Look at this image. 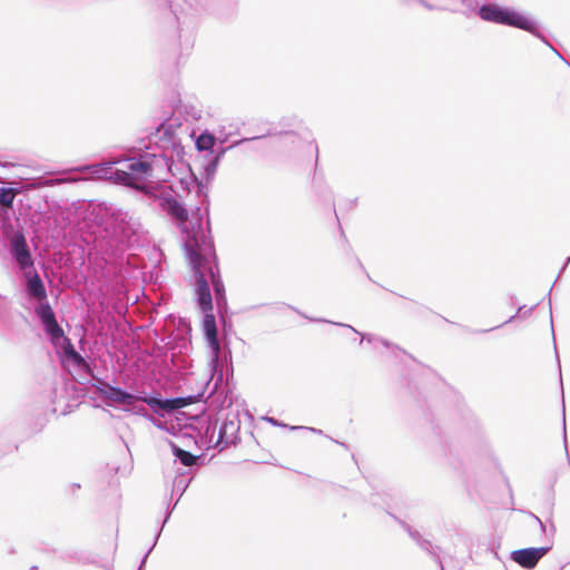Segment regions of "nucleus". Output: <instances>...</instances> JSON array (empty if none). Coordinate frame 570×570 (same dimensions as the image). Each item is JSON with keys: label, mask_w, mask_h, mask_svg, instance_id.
I'll use <instances>...</instances> for the list:
<instances>
[{"label": "nucleus", "mask_w": 570, "mask_h": 570, "mask_svg": "<svg viewBox=\"0 0 570 570\" xmlns=\"http://www.w3.org/2000/svg\"><path fill=\"white\" fill-rule=\"evenodd\" d=\"M187 257L196 277L205 275V271L208 268V259L199 252L196 243L187 244Z\"/></svg>", "instance_id": "6"}, {"label": "nucleus", "mask_w": 570, "mask_h": 570, "mask_svg": "<svg viewBox=\"0 0 570 570\" xmlns=\"http://www.w3.org/2000/svg\"><path fill=\"white\" fill-rule=\"evenodd\" d=\"M46 330L55 338H60L63 335V331L57 321L53 322L50 326H46Z\"/></svg>", "instance_id": "16"}, {"label": "nucleus", "mask_w": 570, "mask_h": 570, "mask_svg": "<svg viewBox=\"0 0 570 570\" xmlns=\"http://www.w3.org/2000/svg\"><path fill=\"white\" fill-rule=\"evenodd\" d=\"M174 453L176 455L177 459H179V461L181 462V464L186 465V466H191L195 464L196 462V456L194 454H191L190 452L188 451H185L183 449H179V448H174Z\"/></svg>", "instance_id": "13"}, {"label": "nucleus", "mask_w": 570, "mask_h": 570, "mask_svg": "<svg viewBox=\"0 0 570 570\" xmlns=\"http://www.w3.org/2000/svg\"><path fill=\"white\" fill-rule=\"evenodd\" d=\"M28 292L31 296L42 301L47 297L46 288L38 274H35L28 282Z\"/></svg>", "instance_id": "11"}, {"label": "nucleus", "mask_w": 570, "mask_h": 570, "mask_svg": "<svg viewBox=\"0 0 570 570\" xmlns=\"http://www.w3.org/2000/svg\"><path fill=\"white\" fill-rule=\"evenodd\" d=\"M142 401L146 402L149 406H158L168 412L181 409L190 403L187 399H183V397L165 400V401L155 399V397H150V399H142Z\"/></svg>", "instance_id": "9"}, {"label": "nucleus", "mask_w": 570, "mask_h": 570, "mask_svg": "<svg viewBox=\"0 0 570 570\" xmlns=\"http://www.w3.org/2000/svg\"><path fill=\"white\" fill-rule=\"evenodd\" d=\"M204 321H203V328L205 332V335L210 344V346L215 350L218 348V337H217V327H216V321L215 316L212 312H204Z\"/></svg>", "instance_id": "10"}, {"label": "nucleus", "mask_w": 570, "mask_h": 570, "mask_svg": "<svg viewBox=\"0 0 570 570\" xmlns=\"http://www.w3.org/2000/svg\"><path fill=\"white\" fill-rule=\"evenodd\" d=\"M66 354L76 363V364H81L83 363V358L81 357V355L79 353H77L75 351V348L72 346H70L69 348H66Z\"/></svg>", "instance_id": "17"}, {"label": "nucleus", "mask_w": 570, "mask_h": 570, "mask_svg": "<svg viewBox=\"0 0 570 570\" xmlns=\"http://www.w3.org/2000/svg\"><path fill=\"white\" fill-rule=\"evenodd\" d=\"M161 209L173 217L179 225H185L189 214L184 205L174 197L164 198L160 203Z\"/></svg>", "instance_id": "5"}, {"label": "nucleus", "mask_w": 570, "mask_h": 570, "mask_svg": "<svg viewBox=\"0 0 570 570\" xmlns=\"http://www.w3.org/2000/svg\"><path fill=\"white\" fill-rule=\"evenodd\" d=\"M215 139L212 135H200L196 140L199 150H209L214 147Z\"/></svg>", "instance_id": "15"}, {"label": "nucleus", "mask_w": 570, "mask_h": 570, "mask_svg": "<svg viewBox=\"0 0 570 570\" xmlns=\"http://www.w3.org/2000/svg\"><path fill=\"white\" fill-rule=\"evenodd\" d=\"M548 551L549 548L520 549L511 553V559L524 569H533Z\"/></svg>", "instance_id": "3"}, {"label": "nucleus", "mask_w": 570, "mask_h": 570, "mask_svg": "<svg viewBox=\"0 0 570 570\" xmlns=\"http://www.w3.org/2000/svg\"><path fill=\"white\" fill-rule=\"evenodd\" d=\"M112 163H109L108 165H106V167H101V170H96V174H99V171H105L107 169H110L109 165H111Z\"/></svg>", "instance_id": "19"}, {"label": "nucleus", "mask_w": 570, "mask_h": 570, "mask_svg": "<svg viewBox=\"0 0 570 570\" xmlns=\"http://www.w3.org/2000/svg\"><path fill=\"white\" fill-rule=\"evenodd\" d=\"M114 164L121 166L111 173L110 178L139 190L144 189V183L153 175L151 164L141 158H128Z\"/></svg>", "instance_id": "1"}, {"label": "nucleus", "mask_w": 570, "mask_h": 570, "mask_svg": "<svg viewBox=\"0 0 570 570\" xmlns=\"http://www.w3.org/2000/svg\"><path fill=\"white\" fill-rule=\"evenodd\" d=\"M480 17L487 21L519 27L522 29H527L529 26V20L525 17L500 8L495 4L483 6L480 9Z\"/></svg>", "instance_id": "2"}, {"label": "nucleus", "mask_w": 570, "mask_h": 570, "mask_svg": "<svg viewBox=\"0 0 570 570\" xmlns=\"http://www.w3.org/2000/svg\"><path fill=\"white\" fill-rule=\"evenodd\" d=\"M39 316L45 326H50L53 322H56L55 313L49 305L41 306Z\"/></svg>", "instance_id": "14"}, {"label": "nucleus", "mask_w": 570, "mask_h": 570, "mask_svg": "<svg viewBox=\"0 0 570 570\" xmlns=\"http://www.w3.org/2000/svg\"><path fill=\"white\" fill-rule=\"evenodd\" d=\"M11 250L21 268L33 266V261L23 234L17 233L13 235L11 239Z\"/></svg>", "instance_id": "4"}, {"label": "nucleus", "mask_w": 570, "mask_h": 570, "mask_svg": "<svg viewBox=\"0 0 570 570\" xmlns=\"http://www.w3.org/2000/svg\"><path fill=\"white\" fill-rule=\"evenodd\" d=\"M100 394L106 399L114 403L118 404H132L135 401V396L122 391L121 389L114 387L109 384H105L104 387L99 389Z\"/></svg>", "instance_id": "7"}, {"label": "nucleus", "mask_w": 570, "mask_h": 570, "mask_svg": "<svg viewBox=\"0 0 570 570\" xmlns=\"http://www.w3.org/2000/svg\"><path fill=\"white\" fill-rule=\"evenodd\" d=\"M17 191L13 188H0V212L7 213L12 208Z\"/></svg>", "instance_id": "12"}, {"label": "nucleus", "mask_w": 570, "mask_h": 570, "mask_svg": "<svg viewBox=\"0 0 570 570\" xmlns=\"http://www.w3.org/2000/svg\"><path fill=\"white\" fill-rule=\"evenodd\" d=\"M209 273H210V276H212V283L214 285L215 292L217 294H220L222 291H223V285L215 278V275H214L210 266H209Z\"/></svg>", "instance_id": "18"}, {"label": "nucleus", "mask_w": 570, "mask_h": 570, "mask_svg": "<svg viewBox=\"0 0 570 570\" xmlns=\"http://www.w3.org/2000/svg\"><path fill=\"white\" fill-rule=\"evenodd\" d=\"M196 294H197L198 305L202 308V311L203 312H212L213 311V301H212L209 286H208L205 275H200L197 278Z\"/></svg>", "instance_id": "8"}]
</instances>
